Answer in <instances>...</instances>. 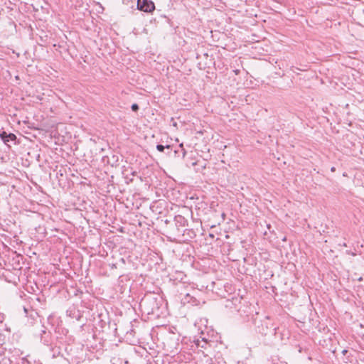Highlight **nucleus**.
I'll list each match as a JSON object with an SVG mask.
<instances>
[{
  "label": "nucleus",
  "instance_id": "obj_10",
  "mask_svg": "<svg viewBox=\"0 0 364 364\" xmlns=\"http://www.w3.org/2000/svg\"><path fill=\"white\" fill-rule=\"evenodd\" d=\"M18 364H31L30 362L26 358H22Z\"/></svg>",
  "mask_w": 364,
  "mask_h": 364
},
{
  "label": "nucleus",
  "instance_id": "obj_11",
  "mask_svg": "<svg viewBox=\"0 0 364 364\" xmlns=\"http://www.w3.org/2000/svg\"><path fill=\"white\" fill-rule=\"evenodd\" d=\"M198 338H200V340H203V341H209L210 342L208 338H207L205 336H204L203 332H201L200 336Z\"/></svg>",
  "mask_w": 364,
  "mask_h": 364
},
{
  "label": "nucleus",
  "instance_id": "obj_12",
  "mask_svg": "<svg viewBox=\"0 0 364 364\" xmlns=\"http://www.w3.org/2000/svg\"><path fill=\"white\" fill-rule=\"evenodd\" d=\"M132 109L134 112H136V111H138V109H139V105H138L137 104H135V103H134V104H133V105H132Z\"/></svg>",
  "mask_w": 364,
  "mask_h": 364
},
{
  "label": "nucleus",
  "instance_id": "obj_7",
  "mask_svg": "<svg viewBox=\"0 0 364 364\" xmlns=\"http://www.w3.org/2000/svg\"><path fill=\"white\" fill-rule=\"evenodd\" d=\"M155 302V298L151 296H146L141 300L140 306L145 308L149 304H154Z\"/></svg>",
  "mask_w": 364,
  "mask_h": 364
},
{
  "label": "nucleus",
  "instance_id": "obj_15",
  "mask_svg": "<svg viewBox=\"0 0 364 364\" xmlns=\"http://www.w3.org/2000/svg\"><path fill=\"white\" fill-rule=\"evenodd\" d=\"M331 171L332 172H334V171H336V168H335V167H332V168H331Z\"/></svg>",
  "mask_w": 364,
  "mask_h": 364
},
{
  "label": "nucleus",
  "instance_id": "obj_16",
  "mask_svg": "<svg viewBox=\"0 0 364 364\" xmlns=\"http://www.w3.org/2000/svg\"><path fill=\"white\" fill-rule=\"evenodd\" d=\"M358 280H359V281H362V280H363V278H362V277H360V278L358 279Z\"/></svg>",
  "mask_w": 364,
  "mask_h": 364
},
{
  "label": "nucleus",
  "instance_id": "obj_1",
  "mask_svg": "<svg viewBox=\"0 0 364 364\" xmlns=\"http://www.w3.org/2000/svg\"><path fill=\"white\" fill-rule=\"evenodd\" d=\"M137 9L144 12H152L155 9V5L151 0H137Z\"/></svg>",
  "mask_w": 364,
  "mask_h": 364
},
{
  "label": "nucleus",
  "instance_id": "obj_14",
  "mask_svg": "<svg viewBox=\"0 0 364 364\" xmlns=\"http://www.w3.org/2000/svg\"><path fill=\"white\" fill-rule=\"evenodd\" d=\"M4 320V315L0 314V323H2Z\"/></svg>",
  "mask_w": 364,
  "mask_h": 364
},
{
  "label": "nucleus",
  "instance_id": "obj_13",
  "mask_svg": "<svg viewBox=\"0 0 364 364\" xmlns=\"http://www.w3.org/2000/svg\"><path fill=\"white\" fill-rule=\"evenodd\" d=\"M180 147H181V148L183 149V156L184 157V156H185V155H186V151H185V150H184V149H183V144H180Z\"/></svg>",
  "mask_w": 364,
  "mask_h": 364
},
{
  "label": "nucleus",
  "instance_id": "obj_9",
  "mask_svg": "<svg viewBox=\"0 0 364 364\" xmlns=\"http://www.w3.org/2000/svg\"><path fill=\"white\" fill-rule=\"evenodd\" d=\"M171 148V146L170 145H167V146H164L162 144H157L156 145V149L160 151V152H163L164 151L165 149H170Z\"/></svg>",
  "mask_w": 364,
  "mask_h": 364
},
{
  "label": "nucleus",
  "instance_id": "obj_5",
  "mask_svg": "<svg viewBox=\"0 0 364 364\" xmlns=\"http://www.w3.org/2000/svg\"><path fill=\"white\" fill-rule=\"evenodd\" d=\"M174 221L177 230L181 229L180 228H184L187 225V220L183 216L180 215L175 216Z\"/></svg>",
  "mask_w": 364,
  "mask_h": 364
},
{
  "label": "nucleus",
  "instance_id": "obj_17",
  "mask_svg": "<svg viewBox=\"0 0 364 364\" xmlns=\"http://www.w3.org/2000/svg\"><path fill=\"white\" fill-rule=\"evenodd\" d=\"M284 364H287V363H285Z\"/></svg>",
  "mask_w": 364,
  "mask_h": 364
},
{
  "label": "nucleus",
  "instance_id": "obj_2",
  "mask_svg": "<svg viewBox=\"0 0 364 364\" xmlns=\"http://www.w3.org/2000/svg\"><path fill=\"white\" fill-rule=\"evenodd\" d=\"M178 236H181L183 240H187L189 239H193L196 236L195 232L191 229H178Z\"/></svg>",
  "mask_w": 364,
  "mask_h": 364
},
{
  "label": "nucleus",
  "instance_id": "obj_6",
  "mask_svg": "<svg viewBox=\"0 0 364 364\" xmlns=\"http://www.w3.org/2000/svg\"><path fill=\"white\" fill-rule=\"evenodd\" d=\"M0 137L5 144H7L11 141H15L16 139V136L14 134H7L6 132H2L0 134Z\"/></svg>",
  "mask_w": 364,
  "mask_h": 364
},
{
  "label": "nucleus",
  "instance_id": "obj_8",
  "mask_svg": "<svg viewBox=\"0 0 364 364\" xmlns=\"http://www.w3.org/2000/svg\"><path fill=\"white\" fill-rule=\"evenodd\" d=\"M194 343L198 348H203V349H206L208 346H210V343L209 341L200 340V338H196L194 340Z\"/></svg>",
  "mask_w": 364,
  "mask_h": 364
},
{
  "label": "nucleus",
  "instance_id": "obj_4",
  "mask_svg": "<svg viewBox=\"0 0 364 364\" xmlns=\"http://www.w3.org/2000/svg\"><path fill=\"white\" fill-rule=\"evenodd\" d=\"M9 354L4 348L0 347V364H12Z\"/></svg>",
  "mask_w": 364,
  "mask_h": 364
},
{
  "label": "nucleus",
  "instance_id": "obj_3",
  "mask_svg": "<svg viewBox=\"0 0 364 364\" xmlns=\"http://www.w3.org/2000/svg\"><path fill=\"white\" fill-rule=\"evenodd\" d=\"M181 303L185 305L186 304H190L192 306H197L199 304L200 301L195 297V296L191 295L189 293L186 294V295L181 299Z\"/></svg>",
  "mask_w": 364,
  "mask_h": 364
}]
</instances>
